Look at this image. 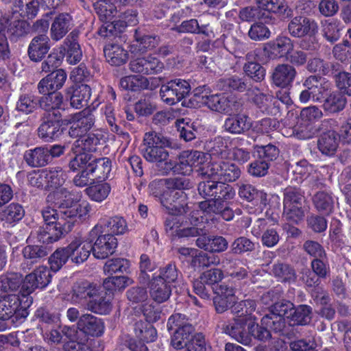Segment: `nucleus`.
<instances>
[{
    "mask_svg": "<svg viewBox=\"0 0 351 351\" xmlns=\"http://www.w3.org/2000/svg\"><path fill=\"white\" fill-rule=\"evenodd\" d=\"M128 280L129 278L123 275L109 276L104 280L101 287L113 297L114 291L123 290L128 285Z\"/></svg>",
    "mask_w": 351,
    "mask_h": 351,
    "instance_id": "obj_58",
    "label": "nucleus"
},
{
    "mask_svg": "<svg viewBox=\"0 0 351 351\" xmlns=\"http://www.w3.org/2000/svg\"><path fill=\"white\" fill-rule=\"evenodd\" d=\"M61 206H65L64 215L68 218V220L73 222V219L77 217L80 219H86L91 210V206L88 203L77 204L75 206H71V202H66L65 203H62L60 204V207Z\"/></svg>",
    "mask_w": 351,
    "mask_h": 351,
    "instance_id": "obj_49",
    "label": "nucleus"
},
{
    "mask_svg": "<svg viewBox=\"0 0 351 351\" xmlns=\"http://www.w3.org/2000/svg\"><path fill=\"white\" fill-rule=\"evenodd\" d=\"M313 318V308L308 304L293 305L292 311L290 312L288 323L291 326H307Z\"/></svg>",
    "mask_w": 351,
    "mask_h": 351,
    "instance_id": "obj_30",
    "label": "nucleus"
},
{
    "mask_svg": "<svg viewBox=\"0 0 351 351\" xmlns=\"http://www.w3.org/2000/svg\"><path fill=\"white\" fill-rule=\"evenodd\" d=\"M316 210L321 215L330 216L335 209V199L332 192L317 191L313 197Z\"/></svg>",
    "mask_w": 351,
    "mask_h": 351,
    "instance_id": "obj_34",
    "label": "nucleus"
},
{
    "mask_svg": "<svg viewBox=\"0 0 351 351\" xmlns=\"http://www.w3.org/2000/svg\"><path fill=\"white\" fill-rule=\"evenodd\" d=\"M142 151L145 154H168L162 149L169 147L171 143L167 138L155 132H147L144 137Z\"/></svg>",
    "mask_w": 351,
    "mask_h": 351,
    "instance_id": "obj_28",
    "label": "nucleus"
},
{
    "mask_svg": "<svg viewBox=\"0 0 351 351\" xmlns=\"http://www.w3.org/2000/svg\"><path fill=\"white\" fill-rule=\"evenodd\" d=\"M50 49L49 38L46 34L34 37L28 47V54L32 61H40Z\"/></svg>",
    "mask_w": 351,
    "mask_h": 351,
    "instance_id": "obj_31",
    "label": "nucleus"
},
{
    "mask_svg": "<svg viewBox=\"0 0 351 351\" xmlns=\"http://www.w3.org/2000/svg\"><path fill=\"white\" fill-rule=\"evenodd\" d=\"M219 262V260L216 261L213 256H208L206 253L197 250L190 261V265L194 270L199 271Z\"/></svg>",
    "mask_w": 351,
    "mask_h": 351,
    "instance_id": "obj_63",
    "label": "nucleus"
},
{
    "mask_svg": "<svg viewBox=\"0 0 351 351\" xmlns=\"http://www.w3.org/2000/svg\"><path fill=\"white\" fill-rule=\"evenodd\" d=\"M239 195L242 199L252 202L254 206L266 205L267 194L250 184H243L239 187Z\"/></svg>",
    "mask_w": 351,
    "mask_h": 351,
    "instance_id": "obj_35",
    "label": "nucleus"
},
{
    "mask_svg": "<svg viewBox=\"0 0 351 351\" xmlns=\"http://www.w3.org/2000/svg\"><path fill=\"white\" fill-rule=\"evenodd\" d=\"M149 194L158 198L160 204H167V197L170 193L167 178L155 179L148 185Z\"/></svg>",
    "mask_w": 351,
    "mask_h": 351,
    "instance_id": "obj_48",
    "label": "nucleus"
},
{
    "mask_svg": "<svg viewBox=\"0 0 351 351\" xmlns=\"http://www.w3.org/2000/svg\"><path fill=\"white\" fill-rule=\"evenodd\" d=\"M96 226L104 230L106 232L116 236L123 235L129 231L126 219L119 215L113 216L104 215L101 217Z\"/></svg>",
    "mask_w": 351,
    "mask_h": 351,
    "instance_id": "obj_19",
    "label": "nucleus"
},
{
    "mask_svg": "<svg viewBox=\"0 0 351 351\" xmlns=\"http://www.w3.org/2000/svg\"><path fill=\"white\" fill-rule=\"evenodd\" d=\"M208 160L206 166H202L199 169L204 176L220 180L223 182H232L241 176V170L237 165L232 162L225 161H212V155H207Z\"/></svg>",
    "mask_w": 351,
    "mask_h": 351,
    "instance_id": "obj_7",
    "label": "nucleus"
},
{
    "mask_svg": "<svg viewBox=\"0 0 351 351\" xmlns=\"http://www.w3.org/2000/svg\"><path fill=\"white\" fill-rule=\"evenodd\" d=\"M15 12L23 17L33 18L38 12V0H17L15 2Z\"/></svg>",
    "mask_w": 351,
    "mask_h": 351,
    "instance_id": "obj_59",
    "label": "nucleus"
},
{
    "mask_svg": "<svg viewBox=\"0 0 351 351\" xmlns=\"http://www.w3.org/2000/svg\"><path fill=\"white\" fill-rule=\"evenodd\" d=\"M195 328L193 326H186L170 332L171 345L176 350H181L186 348L187 343L193 337Z\"/></svg>",
    "mask_w": 351,
    "mask_h": 351,
    "instance_id": "obj_42",
    "label": "nucleus"
},
{
    "mask_svg": "<svg viewBox=\"0 0 351 351\" xmlns=\"http://www.w3.org/2000/svg\"><path fill=\"white\" fill-rule=\"evenodd\" d=\"M181 272L178 269L174 262H169L167 265L160 267L158 273L155 272L152 276L160 278V280L165 282L167 285L173 287L177 283Z\"/></svg>",
    "mask_w": 351,
    "mask_h": 351,
    "instance_id": "obj_47",
    "label": "nucleus"
},
{
    "mask_svg": "<svg viewBox=\"0 0 351 351\" xmlns=\"http://www.w3.org/2000/svg\"><path fill=\"white\" fill-rule=\"evenodd\" d=\"M317 128L314 124L304 123L301 120L292 128L291 134L289 136H295L299 139H308L313 137L317 132Z\"/></svg>",
    "mask_w": 351,
    "mask_h": 351,
    "instance_id": "obj_61",
    "label": "nucleus"
},
{
    "mask_svg": "<svg viewBox=\"0 0 351 351\" xmlns=\"http://www.w3.org/2000/svg\"><path fill=\"white\" fill-rule=\"evenodd\" d=\"M207 230L205 233L200 235L196 239V245L198 247L210 252H222L227 250L228 243L222 236H208Z\"/></svg>",
    "mask_w": 351,
    "mask_h": 351,
    "instance_id": "obj_26",
    "label": "nucleus"
},
{
    "mask_svg": "<svg viewBox=\"0 0 351 351\" xmlns=\"http://www.w3.org/2000/svg\"><path fill=\"white\" fill-rule=\"evenodd\" d=\"M88 165V171L91 174V180L106 181L112 170V162L108 158H96L93 155L90 157H84Z\"/></svg>",
    "mask_w": 351,
    "mask_h": 351,
    "instance_id": "obj_17",
    "label": "nucleus"
},
{
    "mask_svg": "<svg viewBox=\"0 0 351 351\" xmlns=\"http://www.w3.org/2000/svg\"><path fill=\"white\" fill-rule=\"evenodd\" d=\"M130 0H98L94 3V8L103 25L99 29L101 36L108 37L121 32L126 26L135 25L138 23L137 13L134 10L128 11L119 21H111L117 12V5L130 3Z\"/></svg>",
    "mask_w": 351,
    "mask_h": 351,
    "instance_id": "obj_1",
    "label": "nucleus"
},
{
    "mask_svg": "<svg viewBox=\"0 0 351 351\" xmlns=\"http://www.w3.org/2000/svg\"><path fill=\"white\" fill-rule=\"evenodd\" d=\"M288 30L294 37L300 38L306 36L314 38L318 32V25L314 20L300 16L291 19L288 25Z\"/></svg>",
    "mask_w": 351,
    "mask_h": 351,
    "instance_id": "obj_13",
    "label": "nucleus"
},
{
    "mask_svg": "<svg viewBox=\"0 0 351 351\" xmlns=\"http://www.w3.org/2000/svg\"><path fill=\"white\" fill-rule=\"evenodd\" d=\"M112 294L102 287H98L95 293L86 302L87 308L93 313L107 315L112 309Z\"/></svg>",
    "mask_w": 351,
    "mask_h": 351,
    "instance_id": "obj_15",
    "label": "nucleus"
},
{
    "mask_svg": "<svg viewBox=\"0 0 351 351\" xmlns=\"http://www.w3.org/2000/svg\"><path fill=\"white\" fill-rule=\"evenodd\" d=\"M130 267V261L126 258H115L106 261L104 266V273L108 275L115 274H128Z\"/></svg>",
    "mask_w": 351,
    "mask_h": 351,
    "instance_id": "obj_53",
    "label": "nucleus"
},
{
    "mask_svg": "<svg viewBox=\"0 0 351 351\" xmlns=\"http://www.w3.org/2000/svg\"><path fill=\"white\" fill-rule=\"evenodd\" d=\"M90 248V243L88 241V237L84 240L81 237H74L69 245L64 247L69 258L76 264L82 263L87 260L91 252Z\"/></svg>",
    "mask_w": 351,
    "mask_h": 351,
    "instance_id": "obj_12",
    "label": "nucleus"
},
{
    "mask_svg": "<svg viewBox=\"0 0 351 351\" xmlns=\"http://www.w3.org/2000/svg\"><path fill=\"white\" fill-rule=\"evenodd\" d=\"M104 51L106 60L111 65L120 66L125 63L128 59V51L119 45H106Z\"/></svg>",
    "mask_w": 351,
    "mask_h": 351,
    "instance_id": "obj_39",
    "label": "nucleus"
},
{
    "mask_svg": "<svg viewBox=\"0 0 351 351\" xmlns=\"http://www.w3.org/2000/svg\"><path fill=\"white\" fill-rule=\"evenodd\" d=\"M221 264L226 276L235 281L242 280L248 277L246 265L239 258L226 256Z\"/></svg>",
    "mask_w": 351,
    "mask_h": 351,
    "instance_id": "obj_25",
    "label": "nucleus"
},
{
    "mask_svg": "<svg viewBox=\"0 0 351 351\" xmlns=\"http://www.w3.org/2000/svg\"><path fill=\"white\" fill-rule=\"evenodd\" d=\"M62 124L64 126H69V133L71 136L80 137L71 147L73 154H88L97 152L95 139L86 136L93 125L92 115L86 116L82 112L71 114L62 120Z\"/></svg>",
    "mask_w": 351,
    "mask_h": 351,
    "instance_id": "obj_2",
    "label": "nucleus"
},
{
    "mask_svg": "<svg viewBox=\"0 0 351 351\" xmlns=\"http://www.w3.org/2000/svg\"><path fill=\"white\" fill-rule=\"evenodd\" d=\"M259 157L248 165L247 172L255 178H261L268 173L269 162L276 159V155H258Z\"/></svg>",
    "mask_w": 351,
    "mask_h": 351,
    "instance_id": "obj_40",
    "label": "nucleus"
},
{
    "mask_svg": "<svg viewBox=\"0 0 351 351\" xmlns=\"http://www.w3.org/2000/svg\"><path fill=\"white\" fill-rule=\"evenodd\" d=\"M25 209L19 203H11L0 210V222L5 228L15 226L25 216Z\"/></svg>",
    "mask_w": 351,
    "mask_h": 351,
    "instance_id": "obj_24",
    "label": "nucleus"
},
{
    "mask_svg": "<svg viewBox=\"0 0 351 351\" xmlns=\"http://www.w3.org/2000/svg\"><path fill=\"white\" fill-rule=\"evenodd\" d=\"M248 317L234 319L223 326V330L226 334L229 335L237 341L247 343L248 342L247 331L245 330V326H247Z\"/></svg>",
    "mask_w": 351,
    "mask_h": 351,
    "instance_id": "obj_32",
    "label": "nucleus"
},
{
    "mask_svg": "<svg viewBox=\"0 0 351 351\" xmlns=\"http://www.w3.org/2000/svg\"><path fill=\"white\" fill-rule=\"evenodd\" d=\"M64 125L60 123L59 120H47L43 122L38 128V134L45 141L52 140L59 136L63 128L60 127Z\"/></svg>",
    "mask_w": 351,
    "mask_h": 351,
    "instance_id": "obj_51",
    "label": "nucleus"
},
{
    "mask_svg": "<svg viewBox=\"0 0 351 351\" xmlns=\"http://www.w3.org/2000/svg\"><path fill=\"white\" fill-rule=\"evenodd\" d=\"M294 48L293 41L289 37L278 36L265 44L264 51L274 59L286 58Z\"/></svg>",
    "mask_w": 351,
    "mask_h": 351,
    "instance_id": "obj_14",
    "label": "nucleus"
},
{
    "mask_svg": "<svg viewBox=\"0 0 351 351\" xmlns=\"http://www.w3.org/2000/svg\"><path fill=\"white\" fill-rule=\"evenodd\" d=\"M134 332L136 338L143 343L154 342L158 337L157 330L153 326V324L143 320L135 322Z\"/></svg>",
    "mask_w": 351,
    "mask_h": 351,
    "instance_id": "obj_36",
    "label": "nucleus"
},
{
    "mask_svg": "<svg viewBox=\"0 0 351 351\" xmlns=\"http://www.w3.org/2000/svg\"><path fill=\"white\" fill-rule=\"evenodd\" d=\"M111 190L110 184L106 181L91 180L89 185L85 189L84 192L90 200L101 203L108 198Z\"/></svg>",
    "mask_w": 351,
    "mask_h": 351,
    "instance_id": "obj_29",
    "label": "nucleus"
},
{
    "mask_svg": "<svg viewBox=\"0 0 351 351\" xmlns=\"http://www.w3.org/2000/svg\"><path fill=\"white\" fill-rule=\"evenodd\" d=\"M164 64L156 58L151 56H143L131 60L130 69L132 72L143 75H152L161 72Z\"/></svg>",
    "mask_w": 351,
    "mask_h": 351,
    "instance_id": "obj_16",
    "label": "nucleus"
},
{
    "mask_svg": "<svg viewBox=\"0 0 351 351\" xmlns=\"http://www.w3.org/2000/svg\"><path fill=\"white\" fill-rule=\"evenodd\" d=\"M32 296L26 295L21 289L17 294H8L0 300V319H12L13 322H23L29 315Z\"/></svg>",
    "mask_w": 351,
    "mask_h": 351,
    "instance_id": "obj_4",
    "label": "nucleus"
},
{
    "mask_svg": "<svg viewBox=\"0 0 351 351\" xmlns=\"http://www.w3.org/2000/svg\"><path fill=\"white\" fill-rule=\"evenodd\" d=\"M178 158L175 160L173 174L189 176L193 171L198 172L202 176L199 170L202 167L206 166L208 160L207 155H178Z\"/></svg>",
    "mask_w": 351,
    "mask_h": 351,
    "instance_id": "obj_11",
    "label": "nucleus"
},
{
    "mask_svg": "<svg viewBox=\"0 0 351 351\" xmlns=\"http://www.w3.org/2000/svg\"><path fill=\"white\" fill-rule=\"evenodd\" d=\"M93 155H75V157L69 162V169L75 172H80L74 177L73 183L77 186L84 187L88 186L91 181V174L88 171V165L84 157H90Z\"/></svg>",
    "mask_w": 351,
    "mask_h": 351,
    "instance_id": "obj_18",
    "label": "nucleus"
},
{
    "mask_svg": "<svg viewBox=\"0 0 351 351\" xmlns=\"http://www.w3.org/2000/svg\"><path fill=\"white\" fill-rule=\"evenodd\" d=\"M34 317L39 326H48L57 324L60 321V314L52 307L42 306L38 308Z\"/></svg>",
    "mask_w": 351,
    "mask_h": 351,
    "instance_id": "obj_46",
    "label": "nucleus"
},
{
    "mask_svg": "<svg viewBox=\"0 0 351 351\" xmlns=\"http://www.w3.org/2000/svg\"><path fill=\"white\" fill-rule=\"evenodd\" d=\"M66 94L70 95L71 105L73 108H81L87 105L91 90L88 85L81 84L68 88Z\"/></svg>",
    "mask_w": 351,
    "mask_h": 351,
    "instance_id": "obj_33",
    "label": "nucleus"
},
{
    "mask_svg": "<svg viewBox=\"0 0 351 351\" xmlns=\"http://www.w3.org/2000/svg\"><path fill=\"white\" fill-rule=\"evenodd\" d=\"M97 287L85 280L77 282L73 287V296L79 300H88L97 289Z\"/></svg>",
    "mask_w": 351,
    "mask_h": 351,
    "instance_id": "obj_60",
    "label": "nucleus"
},
{
    "mask_svg": "<svg viewBox=\"0 0 351 351\" xmlns=\"http://www.w3.org/2000/svg\"><path fill=\"white\" fill-rule=\"evenodd\" d=\"M167 204L162 206L172 215H182L189 211L188 195L183 191H171L167 197Z\"/></svg>",
    "mask_w": 351,
    "mask_h": 351,
    "instance_id": "obj_21",
    "label": "nucleus"
},
{
    "mask_svg": "<svg viewBox=\"0 0 351 351\" xmlns=\"http://www.w3.org/2000/svg\"><path fill=\"white\" fill-rule=\"evenodd\" d=\"M40 100V106L45 110L53 112V115L57 116L56 110H64L66 103L63 99V96L60 93L53 91L47 93Z\"/></svg>",
    "mask_w": 351,
    "mask_h": 351,
    "instance_id": "obj_41",
    "label": "nucleus"
},
{
    "mask_svg": "<svg viewBox=\"0 0 351 351\" xmlns=\"http://www.w3.org/2000/svg\"><path fill=\"white\" fill-rule=\"evenodd\" d=\"M296 75L297 71L292 65L286 63L280 64L273 71L272 82L278 87L289 88L292 86Z\"/></svg>",
    "mask_w": 351,
    "mask_h": 351,
    "instance_id": "obj_22",
    "label": "nucleus"
},
{
    "mask_svg": "<svg viewBox=\"0 0 351 351\" xmlns=\"http://www.w3.org/2000/svg\"><path fill=\"white\" fill-rule=\"evenodd\" d=\"M71 25V17L67 14H60L54 19L51 27V38L59 40L68 32Z\"/></svg>",
    "mask_w": 351,
    "mask_h": 351,
    "instance_id": "obj_43",
    "label": "nucleus"
},
{
    "mask_svg": "<svg viewBox=\"0 0 351 351\" xmlns=\"http://www.w3.org/2000/svg\"><path fill=\"white\" fill-rule=\"evenodd\" d=\"M303 85L306 89L301 92L300 101L304 104L310 100L320 101L326 92L332 87L331 83L326 78L315 75H311L306 78Z\"/></svg>",
    "mask_w": 351,
    "mask_h": 351,
    "instance_id": "obj_9",
    "label": "nucleus"
},
{
    "mask_svg": "<svg viewBox=\"0 0 351 351\" xmlns=\"http://www.w3.org/2000/svg\"><path fill=\"white\" fill-rule=\"evenodd\" d=\"M51 271L47 266H39L25 276L21 287L22 291L26 295L30 296L35 289L45 288L51 282Z\"/></svg>",
    "mask_w": 351,
    "mask_h": 351,
    "instance_id": "obj_10",
    "label": "nucleus"
},
{
    "mask_svg": "<svg viewBox=\"0 0 351 351\" xmlns=\"http://www.w3.org/2000/svg\"><path fill=\"white\" fill-rule=\"evenodd\" d=\"M67 75L63 69H58L42 79L38 84L40 93L47 94L60 89L64 84Z\"/></svg>",
    "mask_w": 351,
    "mask_h": 351,
    "instance_id": "obj_23",
    "label": "nucleus"
},
{
    "mask_svg": "<svg viewBox=\"0 0 351 351\" xmlns=\"http://www.w3.org/2000/svg\"><path fill=\"white\" fill-rule=\"evenodd\" d=\"M194 106H206L212 110L229 113L232 111V102L225 94H211L210 88L206 86H199L193 90Z\"/></svg>",
    "mask_w": 351,
    "mask_h": 351,
    "instance_id": "obj_8",
    "label": "nucleus"
},
{
    "mask_svg": "<svg viewBox=\"0 0 351 351\" xmlns=\"http://www.w3.org/2000/svg\"><path fill=\"white\" fill-rule=\"evenodd\" d=\"M24 278L19 273L11 272L3 274L0 276V283L3 291L5 293L16 291L23 284Z\"/></svg>",
    "mask_w": 351,
    "mask_h": 351,
    "instance_id": "obj_50",
    "label": "nucleus"
},
{
    "mask_svg": "<svg viewBox=\"0 0 351 351\" xmlns=\"http://www.w3.org/2000/svg\"><path fill=\"white\" fill-rule=\"evenodd\" d=\"M47 169L48 191H53L62 186L66 178V173L60 167Z\"/></svg>",
    "mask_w": 351,
    "mask_h": 351,
    "instance_id": "obj_55",
    "label": "nucleus"
},
{
    "mask_svg": "<svg viewBox=\"0 0 351 351\" xmlns=\"http://www.w3.org/2000/svg\"><path fill=\"white\" fill-rule=\"evenodd\" d=\"M247 335L248 342L251 337L255 339L265 341L271 337V332L267 326L258 325L256 319H252V317L250 316L247 323Z\"/></svg>",
    "mask_w": 351,
    "mask_h": 351,
    "instance_id": "obj_54",
    "label": "nucleus"
},
{
    "mask_svg": "<svg viewBox=\"0 0 351 351\" xmlns=\"http://www.w3.org/2000/svg\"><path fill=\"white\" fill-rule=\"evenodd\" d=\"M346 103V99L343 95L339 92H333L325 99L323 108L327 113H337L344 109Z\"/></svg>",
    "mask_w": 351,
    "mask_h": 351,
    "instance_id": "obj_52",
    "label": "nucleus"
},
{
    "mask_svg": "<svg viewBox=\"0 0 351 351\" xmlns=\"http://www.w3.org/2000/svg\"><path fill=\"white\" fill-rule=\"evenodd\" d=\"M93 255L97 259H105L113 254L118 246V240L112 234L107 233L95 225L88 234Z\"/></svg>",
    "mask_w": 351,
    "mask_h": 351,
    "instance_id": "obj_6",
    "label": "nucleus"
},
{
    "mask_svg": "<svg viewBox=\"0 0 351 351\" xmlns=\"http://www.w3.org/2000/svg\"><path fill=\"white\" fill-rule=\"evenodd\" d=\"M146 160L154 162L156 170L160 175L173 173L175 160L169 158V155H143Z\"/></svg>",
    "mask_w": 351,
    "mask_h": 351,
    "instance_id": "obj_45",
    "label": "nucleus"
},
{
    "mask_svg": "<svg viewBox=\"0 0 351 351\" xmlns=\"http://www.w3.org/2000/svg\"><path fill=\"white\" fill-rule=\"evenodd\" d=\"M234 195L235 191L232 186L223 182H219L217 191L211 200L213 202L214 206L230 203Z\"/></svg>",
    "mask_w": 351,
    "mask_h": 351,
    "instance_id": "obj_57",
    "label": "nucleus"
},
{
    "mask_svg": "<svg viewBox=\"0 0 351 351\" xmlns=\"http://www.w3.org/2000/svg\"><path fill=\"white\" fill-rule=\"evenodd\" d=\"M66 51V60L71 64H75L82 58V53L80 45L73 36H69L64 41V46L53 49L47 59L42 63V71L49 72L51 70L58 67Z\"/></svg>",
    "mask_w": 351,
    "mask_h": 351,
    "instance_id": "obj_5",
    "label": "nucleus"
},
{
    "mask_svg": "<svg viewBox=\"0 0 351 351\" xmlns=\"http://www.w3.org/2000/svg\"><path fill=\"white\" fill-rule=\"evenodd\" d=\"M77 329L87 336L100 337L104 332V324L101 319L90 314L80 316L77 323Z\"/></svg>",
    "mask_w": 351,
    "mask_h": 351,
    "instance_id": "obj_20",
    "label": "nucleus"
},
{
    "mask_svg": "<svg viewBox=\"0 0 351 351\" xmlns=\"http://www.w3.org/2000/svg\"><path fill=\"white\" fill-rule=\"evenodd\" d=\"M343 223L339 219L336 217L331 219L328 231V240L335 250H341L345 245L346 236L343 232Z\"/></svg>",
    "mask_w": 351,
    "mask_h": 351,
    "instance_id": "obj_37",
    "label": "nucleus"
},
{
    "mask_svg": "<svg viewBox=\"0 0 351 351\" xmlns=\"http://www.w3.org/2000/svg\"><path fill=\"white\" fill-rule=\"evenodd\" d=\"M149 289L152 299L158 304L167 301L172 293L171 286L154 276L149 280Z\"/></svg>",
    "mask_w": 351,
    "mask_h": 351,
    "instance_id": "obj_27",
    "label": "nucleus"
},
{
    "mask_svg": "<svg viewBox=\"0 0 351 351\" xmlns=\"http://www.w3.org/2000/svg\"><path fill=\"white\" fill-rule=\"evenodd\" d=\"M147 81L145 77L138 75H128L121 79L120 86L125 90L136 91L147 86Z\"/></svg>",
    "mask_w": 351,
    "mask_h": 351,
    "instance_id": "obj_64",
    "label": "nucleus"
},
{
    "mask_svg": "<svg viewBox=\"0 0 351 351\" xmlns=\"http://www.w3.org/2000/svg\"><path fill=\"white\" fill-rule=\"evenodd\" d=\"M252 125L250 118L245 114H238L229 117L224 123L225 130L232 134H241L249 130Z\"/></svg>",
    "mask_w": 351,
    "mask_h": 351,
    "instance_id": "obj_38",
    "label": "nucleus"
},
{
    "mask_svg": "<svg viewBox=\"0 0 351 351\" xmlns=\"http://www.w3.org/2000/svg\"><path fill=\"white\" fill-rule=\"evenodd\" d=\"M274 276L282 282H293L295 279V271L289 264L277 263L272 266Z\"/></svg>",
    "mask_w": 351,
    "mask_h": 351,
    "instance_id": "obj_56",
    "label": "nucleus"
},
{
    "mask_svg": "<svg viewBox=\"0 0 351 351\" xmlns=\"http://www.w3.org/2000/svg\"><path fill=\"white\" fill-rule=\"evenodd\" d=\"M45 224L38 232V240L44 244H49L58 241L64 234L71 231L73 221L68 220L64 211L47 206L42 210Z\"/></svg>",
    "mask_w": 351,
    "mask_h": 351,
    "instance_id": "obj_3",
    "label": "nucleus"
},
{
    "mask_svg": "<svg viewBox=\"0 0 351 351\" xmlns=\"http://www.w3.org/2000/svg\"><path fill=\"white\" fill-rule=\"evenodd\" d=\"M237 141L236 138L230 141L229 138L218 136L207 142L204 145V149L206 152L211 154H226L232 152Z\"/></svg>",
    "mask_w": 351,
    "mask_h": 351,
    "instance_id": "obj_44",
    "label": "nucleus"
},
{
    "mask_svg": "<svg viewBox=\"0 0 351 351\" xmlns=\"http://www.w3.org/2000/svg\"><path fill=\"white\" fill-rule=\"evenodd\" d=\"M322 32L326 39L333 43L340 37V23L335 19L324 20L322 22Z\"/></svg>",
    "mask_w": 351,
    "mask_h": 351,
    "instance_id": "obj_62",
    "label": "nucleus"
}]
</instances>
